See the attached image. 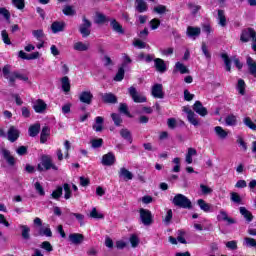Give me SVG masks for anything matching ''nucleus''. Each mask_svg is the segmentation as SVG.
Here are the masks:
<instances>
[{"mask_svg":"<svg viewBox=\"0 0 256 256\" xmlns=\"http://www.w3.org/2000/svg\"><path fill=\"white\" fill-rule=\"evenodd\" d=\"M225 123L228 127H235L237 125V116L230 114L225 118Z\"/></svg>","mask_w":256,"mask_h":256,"instance_id":"obj_34","label":"nucleus"},{"mask_svg":"<svg viewBox=\"0 0 256 256\" xmlns=\"http://www.w3.org/2000/svg\"><path fill=\"white\" fill-rule=\"evenodd\" d=\"M154 65L158 73H165V71H167V64H165V60L161 58L154 59Z\"/></svg>","mask_w":256,"mask_h":256,"instance_id":"obj_19","label":"nucleus"},{"mask_svg":"<svg viewBox=\"0 0 256 256\" xmlns=\"http://www.w3.org/2000/svg\"><path fill=\"white\" fill-rule=\"evenodd\" d=\"M119 111H120V113L127 115V117H131V114L129 113V108L127 107V104H120Z\"/></svg>","mask_w":256,"mask_h":256,"instance_id":"obj_63","label":"nucleus"},{"mask_svg":"<svg viewBox=\"0 0 256 256\" xmlns=\"http://www.w3.org/2000/svg\"><path fill=\"white\" fill-rule=\"evenodd\" d=\"M221 57L225 63L226 71H231V60H229V56L222 54Z\"/></svg>","mask_w":256,"mask_h":256,"instance_id":"obj_59","label":"nucleus"},{"mask_svg":"<svg viewBox=\"0 0 256 256\" xmlns=\"http://www.w3.org/2000/svg\"><path fill=\"white\" fill-rule=\"evenodd\" d=\"M118 175L124 181H131L133 179V173L125 167L120 168Z\"/></svg>","mask_w":256,"mask_h":256,"instance_id":"obj_20","label":"nucleus"},{"mask_svg":"<svg viewBox=\"0 0 256 256\" xmlns=\"http://www.w3.org/2000/svg\"><path fill=\"white\" fill-rule=\"evenodd\" d=\"M218 23L221 27L227 25V18L225 17V11L223 10H218Z\"/></svg>","mask_w":256,"mask_h":256,"instance_id":"obj_37","label":"nucleus"},{"mask_svg":"<svg viewBox=\"0 0 256 256\" xmlns=\"http://www.w3.org/2000/svg\"><path fill=\"white\" fill-rule=\"evenodd\" d=\"M171 219H173V210L169 209L164 217L165 225H169V223H171Z\"/></svg>","mask_w":256,"mask_h":256,"instance_id":"obj_60","label":"nucleus"},{"mask_svg":"<svg viewBox=\"0 0 256 256\" xmlns=\"http://www.w3.org/2000/svg\"><path fill=\"white\" fill-rule=\"evenodd\" d=\"M187 119L189 123H191V125H194V127H197V125H199V120L197 119V115L195 114V112L190 113L187 116Z\"/></svg>","mask_w":256,"mask_h":256,"instance_id":"obj_42","label":"nucleus"},{"mask_svg":"<svg viewBox=\"0 0 256 256\" xmlns=\"http://www.w3.org/2000/svg\"><path fill=\"white\" fill-rule=\"evenodd\" d=\"M90 217L92 219H103L105 216L101 214V212H98L97 208H92V211L90 212Z\"/></svg>","mask_w":256,"mask_h":256,"instance_id":"obj_49","label":"nucleus"},{"mask_svg":"<svg viewBox=\"0 0 256 256\" xmlns=\"http://www.w3.org/2000/svg\"><path fill=\"white\" fill-rule=\"evenodd\" d=\"M256 36V32L253 28L244 29L241 33L240 40L242 43H248L249 40L253 39Z\"/></svg>","mask_w":256,"mask_h":256,"instance_id":"obj_8","label":"nucleus"},{"mask_svg":"<svg viewBox=\"0 0 256 256\" xmlns=\"http://www.w3.org/2000/svg\"><path fill=\"white\" fill-rule=\"evenodd\" d=\"M85 237L80 233H73L69 235V241L73 243V245H81V242L84 241Z\"/></svg>","mask_w":256,"mask_h":256,"instance_id":"obj_22","label":"nucleus"},{"mask_svg":"<svg viewBox=\"0 0 256 256\" xmlns=\"http://www.w3.org/2000/svg\"><path fill=\"white\" fill-rule=\"evenodd\" d=\"M151 93L155 99H163V97H165V93L163 92V84H154L152 86Z\"/></svg>","mask_w":256,"mask_h":256,"instance_id":"obj_9","label":"nucleus"},{"mask_svg":"<svg viewBox=\"0 0 256 256\" xmlns=\"http://www.w3.org/2000/svg\"><path fill=\"white\" fill-rule=\"evenodd\" d=\"M237 91L240 95H245V81L243 79L238 80Z\"/></svg>","mask_w":256,"mask_h":256,"instance_id":"obj_48","label":"nucleus"},{"mask_svg":"<svg viewBox=\"0 0 256 256\" xmlns=\"http://www.w3.org/2000/svg\"><path fill=\"white\" fill-rule=\"evenodd\" d=\"M230 199L233 203H237L238 205L241 203V196L237 194V192H232L230 194Z\"/></svg>","mask_w":256,"mask_h":256,"instance_id":"obj_58","label":"nucleus"},{"mask_svg":"<svg viewBox=\"0 0 256 256\" xmlns=\"http://www.w3.org/2000/svg\"><path fill=\"white\" fill-rule=\"evenodd\" d=\"M133 45L137 47V49H145V47H147V43L140 39H135Z\"/></svg>","mask_w":256,"mask_h":256,"instance_id":"obj_56","label":"nucleus"},{"mask_svg":"<svg viewBox=\"0 0 256 256\" xmlns=\"http://www.w3.org/2000/svg\"><path fill=\"white\" fill-rule=\"evenodd\" d=\"M39 131H41V124L39 123L31 125L28 129L30 137H37L39 135Z\"/></svg>","mask_w":256,"mask_h":256,"instance_id":"obj_27","label":"nucleus"},{"mask_svg":"<svg viewBox=\"0 0 256 256\" xmlns=\"http://www.w3.org/2000/svg\"><path fill=\"white\" fill-rule=\"evenodd\" d=\"M20 229H22V237L23 239H25L26 241L30 239V231L31 228H29V226L27 225H20Z\"/></svg>","mask_w":256,"mask_h":256,"instance_id":"obj_40","label":"nucleus"},{"mask_svg":"<svg viewBox=\"0 0 256 256\" xmlns=\"http://www.w3.org/2000/svg\"><path fill=\"white\" fill-rule=\"evenodd\" d=\"M34 188L36 189V192L38 193V195H40L41 197H45V189H43V186H41V183L36 182L34 184Z\"/></svg>","mask_w":256,"mask_h":256,"instance_id":"obj_54","label":"nucleus"},{"mask_svg":"<svg viewBox=\"0 0 256 256\" xmlns=\"http://www.w3.org/2000/svg\"><path fill=\"white\" fill-rule=\"evenodd\" d=\"M217 221H225L228 225H234L235 219L229 217L225 210H220L217 215Z\"/></svg>","mask_w":256,"mask_h":256,"instance_id":"obj_16","label":"nucleus"},{"mask_svg":"<svg viewBox=\"0 0 256 256\" xmlns=\"http://www.w3.org/2000/svg\"><path fill=\"white\" fill-rule=\"evenodd\" d=\"M0 15H3L6 21H9L11 19V13L5 7H0Z\"/></svg>","mask_w":256,"mask_h":256,"instance_id":"obj_57","label":"nucleus"},{"mask_svg":"<svg viewBox=\"0 0 256 256\" xmlns=\"http://www.w3.org/2000/svg\"><path fill=\"white\" fill-rule=\"evenodd\" d=\"M159 25H161V20L154 18L150 21V27L152 31H155V29H159Z\"/></svg>","mask_w":256,"mask_h":256,"instance_id":"obj_61","label":"nucleus"},{"mask_svg":"<svg viewBox=\"0 0 256 256\" xmlns=\"http://www.w3.org/2000/svg\"><path fill=\"white\" fill-rule=\"evenodd\" d=\"M100 97L104 103H117V97L113 93H100Z\"/></svg>","mask_w":256,"mask_h":256,"instance_id":"obj_23","label":"nucleus"},{"mask_svg":"<svg viewBox=\"0 0 256 256\" xmlns=\"http://www.w3.org/2000/svg\"><path fill=\"white\" fill-rule=\"evenodd\" d=\"M51 30L53 33H61V31H65V22H53L51 25Z\"/></svg>","mask_w":256,"mask_h":256,"instance_id":"obj_25","label":"nucleus"},{"mask_svg":"<svg viewBox=\"0 0 256 256\" xmlns=\"http://www.w3.org/2000/svg\"><path fill=\"white\" fill-rule=\"evenodd\" d=\"M193 111H195V113H197L198 115H200V117H205L207 116V108H205L203 106V104L201 103V101H196L193 105Z\"/></svg>","mask_w":256,"mask_h":256,"instance_id":"obj_15","label":"nucleus"},{"mask_svg":"<svg viewBox=\"0 0 256 256\" xmlns=\"http://www.w3.org/2000/svg\"><path fill=\"white\" fill-rule=\"evenodd\" d=\"M107 21H109L107 16L101 13H97L94 19V23H97V25H103V23H107Z\"/></svg>","mask_w":256,"mask_h":256,"instance_id":"obj_36","label":"nucleus"},{"mask_svg":"<svg viewBox=\"0 0 256 256\" xmlns=\"http://www.w3.org/2000/svg\"><path fill=\"white\" fill-rule=\"evenodd\" d=\"M135 8L138 13H145L149 9L147 6V2L145 0H136L135 2Z\"/></svg>","mask_w":256,"mask_h":256,"instance_id":"obj_24","label":"nucleus"},{"mask_svg":"<svg viewBox=\"0 0 256 256\" xmlns=\"http://www.w3.org/2000/svg\"><path fill=\"white\" fill-rule=\"evenodd\" d=\"M131 247L135 248L139 246V237L135 234H132L129 239Z\"/></svg>","mask_w":256,"mask_h":256,"instance_id":"obj_55","label":"nucleus"},{"mask_svg":"<svg viewBox=\"0 0 256 256\" xmlns=\"http://www.w3.org/2000/svg\"><path fill=\"white\" fill-rule=\"evenodd\" d=\"M2 72L5 79H7L12 85H15V81H17V79L20 81H29V77H27V75H24L19 71L11 72V66L9 65L4 66Z\"/></svg>","mask_w":256,"mask_h":256,"instance_id":"obj_1","label":"nucleus"},{"mask_svg":"<svg viewBox=\"0 0 256 256\" xmlns=\"http://www.w3.org/2000/svg\"><path fill=\"white\" fill-rule=\"evenodd\" d=\"M61 83H62V90L64 91V93H69V91H71V82L69 81V77L64 76L61 79Z\"/></svg>","mask_w":256,"mask_h":256,"instance_id":"obj_29","label":"nucleus"},{"mask_svg":"<svg viewBox=\"0 0 256 256\" xmlns=\"http://www.w3.org/2000/svg\"><path fill=\"white\" fill-rule=\"evenodd\" d=\"M240 214L244 216V218L246 219V221H248V223H251V221H253V214L249 212L247 208L240 207Z\"/></svg>","mask_w":256,"mask_h":256,"instance_id":"obj_32","label":"nucleus"},{"mask_svg":"<svg viewBox=\"0 0 256 256\" xmlns=\"http://www.w3.org/2000/svg\"><path fill=\"white\" fill-rule=\"evenodd\" d=\"M153 11H154V13H157L158 15H165V13H167V6L158 5V6L154 7Z\"/></svg>","mask_w":256,"mask_h":256,"instance_id":"obj_45","label":"nucleus"},{"mask_svg":"<svg viewBox=\"0 0 256 256\" xmlns=\"http://www.w3.org/2000/svg\"><path fill=\"white\" fill-rule=\"evenodd\" d=\"M111 117H112V121H114V124L117 127L121 126V124L123 123V119H121V115L116 114V113H112Z\"/></svg>","mask_w":256,"mask_h":256,"instance_id":"obj_47","label":"nucleus"},{"mask_svg":"<svg viewBox=\"0 0 256 256\" xmlns=\"http://www.w3.org/2000/svg\"><path fill=\"white\" fill-rule=\"evenodd\" d=\"M79 101L86 105H91V103H93V93H91V91H82L79 94Z\"/></svg>","mask_w":256,"mask_h":256,"instance_id":"obj_10","label":"nucleus"},{"mask_svg":"<svg viewBox=\"0 0 256 256\" xmlns=\"http://www.w3.org/2000/svg\"><path fill=\"white\" fill-rule=\"evenodd\" d=\"M128 93H129L130 97H132L134 103H146L147 102V97H145V95H143V94H139L137 92V89L133 86H131L128 89Z\"/></svg>","mask_w":256,"mask_h":256,"instance_id":"obj_6","label":"nucleus"},{"mask_svg":"<svg viewBox=\"0 0 256 256\" xmlns=\"http://www.w3.org/2000/svg\"><path fill=\"white\" fill-rule=\"evenodd\" d=\"M38 171H49L53 169V171H59V167L53 163V158L49 155H43L41 158V162L37 166Z\"/></svg>","mask_w":256,"mask_h":256,"instance_id":"obj_4","label":"nucleus"},{"mask_svg":"<svg viewBox=\"0 0 256 256\" xmlns=\"http://www.w3.org/2000/svg\"><path fill=\"white\" fill-rule=\"evenodd\" d=\"M32 35L35 37V39H37V41L45 40V33L43 32V29L32 31Z\"/></svg>","mask_w":256,"mask_h":256,"instance_id":"obj_39","label":"nucleus"},{"mask_svg":"<svg viewBox=\"0 0 256 256\" xmlns=\"http://www.w3.org/2000/svg\"><path fill=\"white\" fill-rule=\"evenodd\" d=\"M103 122H104L103 117L97 116L95 118V123L92 127L94 131H96V133H101V131H103Z\"/></svg>","mask_w":256,"mask_h":256,"instance_id":"obj_26","label":"nucleus"},{"mask_svg":"<svg viewBox=\"0 0 256 256\" xmlns=\"http://www.w3.org/2000/svg\"><path fill=\"white\" fill-rule=\"evenodd\" d=\"M244 124L246 127H249V129H252V131H256V120L255 122L251 121V118L246 117L244 118Z\"/></svg>","mask_w":256,"mask_h":256,"instance_id":"obj_46","label":"nucleus"},{"mask_svg":"<svg viewBox=\"0 0 256 256\" xmlns=\"http://www.w3.org/2000/svg\"><path fill=\"white\" fill-rule=\"evenodd\" d=\"M172 203L175 207H180V209H193V203L183 194H176L172 199Z\"/></svg>","mask_w":256,"mask_h":256,"instance_id":"obj_3","label":"nucleus"},{"mask_svg":"<svg viewBox=\"0 0 256 256\" xmlns=\"http://www.w3.org/2000/svg\"><path fill=\"white\" fill-rule=\"evenodd\" d=\"M40 248L46 251L47 253H51L53 251V245H51V242L44 241L40 244Z\"/></svg>","mask_w":256,"mask_h":256,"instance_id":"obj_43","label":"nucleus"},{"mask_svg":"<svg viewBox=\"0 0 256 256\" xmlns=\"http://www.w3.org/2000/svg\"><path fill=\"white\" fill-rule=\"evenodd\" d=\"M79 32L81 33L82 37H89L91 35V21L84 17L83 23L79 27Z\"/></svg>","mask_w":256,"mask_h":256,"instance_id":"obj_7","label":"nucleus"},{"mask_svg":"<svg viewBox=\"0 0 256 256\" xmlns=\"http://www.w3.org/2000/svg\"><path fill=\"white\" fill-rule=\"evenodd\" d=\"M62 11L64 15H68V16L75 15V10L71 6H65Z\"/></svg>","mask_w":256,"mask_h":256,"instance_id":"obj_64","label":"nucleus"},{"mask_svg":"<svg viewBox=\"0 0 256 256\" xmlns=\"http://www.w3.org/2000/svg\"><path fill=\"white\" fill-rule=\"evenodd\" d=\"M243 245H245V247H256V240L253 238L245 237Z\"/></svg>","mask_w":256,"mask_h":256,"instance_id":"obj_50","label":"nucleus"},{"mask_svg":"<svg viewBox=\"0 0 256 256\" xmlns=\"http://www.w3.org/2000/svg\"><path fill=\"white\" fill-rule=\"evenodd\" d=\"M120 135L126 141H129L130 143H133V138L131 137V131H129L128 129L120 130Z\"/></svg>","mask_w":256,"mask_h":256,"instance_id":"obj_38","label":"nucleus"},{"mask_svg":"<svg viewBox=\"0 0 256 256\" xmlns=\"http://www.w3.org/2000/svg\"><path fill=\"white\" fill-rule=\"evenodd\" d=\"M51 133V129H49L48 126H44L41 131L40 135V143H47V138L49 137Z\"/></svg>","mask_w":256,"mask_h":256,"instance_id":"obj_28","label":"nucleus"},{"mask_svg":"<svg viewBox=\"0 0 256 256\" xmlns=\"http://www.w3.org/2000/svg\"><path fill=\"white\" fill-rule=\"evenodd\" d=\"M63 189H64V199L67 200V199H69V198L71 197V195H72V193H71V185L65 183V184L63 185Z\"/></svg>","mask_w":256,"mask_h":256,"instance_id":"obj_51","label":"nucleus"},{"mask_svg":"<svg viewBox=\"0 0 256 256\" xmlns=\"http://www.w3.org/2000/svg\"><path fill=\"white\" fill-rule=\"evenodd\" d=\"M139 213H140L141 223H143L146 227H149V225H152L153 214H151V211L141 208Z\"/></svg>","mask_w":256,"mask_h":256,"instance_id":"obj_5","label":"nucleus"},{"mask_svg":"<svg viewBox=\"0 0 256 256\" xmlns=\"http://www.w3.org/2000/svg\"><path fill=\"white\" fill-rule=\"evenodd\" d=\"M90 47H91V44H89V42L85 43L82 41H78L73 45L74 51H89Z\"/></svg>","mask_w":256,"mask_h":256,"instance_id":"obj_21","label":"nucleus"},{"mask_svg":"<svg viewBox=\"0 0 256 256\" xmlns=\"http://www.w3.org/2000/svg\"><path fill=\"white\" fill-rule=\"evenodd\" d=\"M197 205H198V207H200V209L202 211H204V213H209V211H211V205L209 203L205 202V200H203V199H199L197 201Z\"/></svg>","mask_w":256,"mask_h":256,"instance_id":"obj_31","label":"nucleus"},{"mask_svg":"<svg viewBox=\"0 0 256 256\" xmlns=\"http://www.w3.org/2000/svg\"><path fill=\"white\" fill-rule=\"evenodd\" d=\"M194 155H197V150L195 148H188V152L185 158V161L188 165H191V163H193Z\"/></svg>","mask_w":256,"mask_h":256,"instance_id":"obj_30","label":"nucleus"},{"mask_svg":"<svg viewBox=\"0 0 256 256\" xmlns=\"http://www.w3.org/2000/svg\"><path fill=\"white\" fill-rule=\"evenodd\" d=\"M12 4L20 11L25 9V0H12Z\"/></svg>","mask_w":256,"mask_h":256,"instance_id":"obj_52","label":"nucleus"},{"mask_svg":"<svg viewBox=\"0 0 256 256\" xmlns=\"http://www.w3.org/2000/svg\"><path fill=\"white\" fill-rule=\"evenodd\" d=\"M187 37L190 39H197L201 35V28L189 26L186 31Z\"/></svg>","mask_w":256,"mask_h":256,"instance_id":"obj_18","label":"nucleus"},{"mask_svg":"<svg viewBox=\"0 0 256 256\" xmlns=\"http://www.w3.org/2000/svg\"><path fill=\"white\" fill-rule=\"evenodd\" d=\"M34 225L38 228L36 237H53L51 226L49 224H43V220H41V218L36 217L34 219Z\"/></svg>","mask_w":256,"mask_h":256,"instance_id":"obj_2","label":"nucleus"},{"mask_svg":"<svg viewBox=\"0 0 256 256\" xmlns=\"http://www.w3.org/2000/svg\"><path fill=\"white\" fill-rule=\"evenodd\" d=\"M110 27L114 33H118V35H125V29H123V26L117 20L111 19Z\"/></svg>","mask_w":256,"mask_h":256,"instance_id":"obj_13","label":"nucleus"},{"mask_svg":"<svg viewBox=\"0 0 256 256\" xmlns=\"http://www.w3.org/2000/svg\"><path fill=\"white\" fill-rule=\"evenodd\" d=\"M1 37H2V41H3V43H5V45H11V39H9V33H7V30L1 31Z\"/></svg>","mask_w":256,"mask_h":256,"instance_id":"obj_53","label":"nucleus"},{"mask_svg":"<svg viewBox=\"0 0 256 256\" xmlns=\"http://www.w3.org/2000/svg\"><path fill=\"white\" fill-rule=\"evenodd\" d=\"M115 161H116L115 154H113L112 152H109L102 156L101 163L106 167H111V165H115Z\"/></svg>","mask_w":256,"mask_h":256,"instance_id":"obj_11","label":"nucleus"},{"mask_svg":"<svg viewBox=\"0 0 256 256\" xmlns=\"http://www.w3.org/2000/svg\"><path fill=\"white\" fill-rule=\"evenodd\" d=\"M214 131L216 135L219 137V139H227V136L229 135L227 131H225L221 126H216L214 128Z\"/></svg>","mask_w":256,"mask_h":256,"instance_id":"obj_33","label":"nucleus"},{"mask_svg":"<svg viewBox=\"0 0 256 256\" xmlns=\"http://www.w3.org/2000/svg\"><path fill=\"white\" fill-rule=\"evenodd\" d=\"M124 77H125V68L120 67L118 69L116 76L114 77V81H123Z\"/></svg>","mask_w":256,"mask_h":256,"instance_id":"obj_44","label":"nucleus"},{"mask_svg":"<svg viewBox=\"0 0 256 256\" xmlns=\"http://www.w3.org/2000/svg\"><path fill=\"white\" fill-rule=\"evenodd\" d=\"M93 149H99L103 145V139L98 138L91 141Z\"/></svg>","mask_w":256,"mask_h":256,"instance_id":"obj_62","label":"nucleus"},{"mask_svg":"<svg viewBox=\"0 0 256 256\" xmlns=\"http://www.w3.org/2000/svg\"><path fill=\"white\" fill-rule=\"evenodd\" d=\"M63 195V187L57 186V188L51 193L52 199L59 200V198Z\"/></svg>","mask_w":256,"mask_h":256,"instance_id":"obj_41","label":"nucleus"},{"mask_svg":"<svg viewBox=\"0 0 256 256\" xmlns=\"http://www.w3.org/2000/svg\"><path fill=\"white\" fill-rule=\"evenodd\" d=\"M174 71H179L181 75H185V73H189V68H187V66L181 62H176Z\"/></svg>","mask_w":256,"mask_h":256,"instance_id":"obj_35","label":"nucleus"},{"mask_svg":"<svg viewBox=\"0 0 256 256\" xmlns=\"http://www.w3.org/2000/svg\"><path fill=\"white\" fill-rule=\"evenodd\" d=\"M33 109L35 113H43L47 110V103L41 99H38L33 102Z\"/></svg>","mask_w":256,"mask_h":256,"instance_id":"obj_14","label":"nucleus"},{"mask_svg":"<svg viewBox=\"0 0 256 256\" xmlns=\"http://www.w3.org/2000/svg\"><path fill=\"white\" fill-rule=\"evenodd\" d=\"M0 153L2 157L5 159V161L8 163V165H15V157L11 155V151H9L6 148H1Z\"/></svg>","mask_w":256,"mask_h":256,"instance_id":"obj_12","label":"nucleus"},{"mask_svg":"<svg viewBox=\"0 0 256 256\" xmlns=\"http://www.w3.org/2000/svg\"><path fill=\"white\" fill-rule=\"evenodd\" d=\"M20 132L14 126H11L8 130V141L10 143H15L19 139Z\"/></svg>","mask_w":256,"mask_h":256,"instance_id":"obj_17","label":"nucleus"}]
</instances>
